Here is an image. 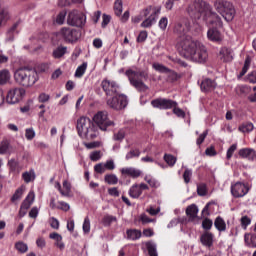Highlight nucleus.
<instances>
[{
	"mask_svg": "<svg viewBox=\"0 0 256 256\" xmlns=\"http://www.w3.org/2000/svg\"><path fill=\"white\" fill-rule=\"evenodd\" d=\"M93 121L101 131H107L108 127H115V122L109 119L107 111H99L93 116Z\"/></svg>",
	"mask_w": 256,
	"mask_h": 256,
	"instance_id": "0eeeda50",
	"label": "nucleus"
},
{
	"mask_svg": "<svg viewBox=\"0 0 256 256\" xmlns=\"http://www.w3.org/2000/svg\"><path fill=\"white\" fill-rule=\"evenodd\" d=\"M66 53H67V46L60 45L53 50L52 57H54V59H61V57L66 55Z\"/></svg>",
	"mask_w": 256,
	"mask_h": 256,
	"instance_id": "bb28decb",
	"label": "nucleus"
},
{
	"mask_svg": "<svg viewBox=\"0 0 256 256\" xmlns=\"http://www.w3.org/2000/svg\"><path fill=\"white\" fill-rule=\"evenodd\" d=\"M201 90L204 91L205 93L209 91H214L215 87H217V83L214 80H211L209 78H205L201 82Z\"/></svg>",
	"mask_w": 256,
	"mask_h": 256,
	"instance_id": "b1692460",
	"label": "nucleus"
},
{
	"mask_svg": "<svg viewBox=\"0 0 256 256\" xmlns=\"http://www.w3.org/2000/svg\"><path fill=\"white\" fill-rule=\"evenodd\" d=\"M249 67H251V58L247 57L245 59L244 66L242 68V71L240 72V77H243L247 71H249Z\"/></svg>",
	"mask_w": 256,
	"mask_h": 256,
	"instance_id": "a18cd8bd",
	"label": "nucleus"
},
{
	"mask_svg": "<svg viewBox=\"0 0 256 256\" xmlns=\"http://www.w3.org/2000/svg\"><path fill=\"white\" fill-rule=\"evenodd\" d=\"M216 11L225 19V21H231L235 19V7L231 2L219 1L214 3Z\"/></svg>",
	"mask_w": 256,
	"mask_h": 256,
	"instance_id": "423d86ee",
	"label": "nucleus"
},
{
	"mask_svg": "<svg viewBox=\"0 0 256 256\" xmlns=\"http://www.w3.org/2000/svg\"><path fill=\"white\" fill-rule=\"evenodd\" d=\"M144 181H146V183H148V185H150V187H154V188L159 187V182H157V181L155 180V178L149 177V175H146V176L144 177Z\"/></svg>",
	"mask_w": 256,
	"mask_h": 256,
	"instance_id": "de8ad7c7",
	"label": "nucleus"
},
{
	"mask_svg": "<svg viewBox=\"0 0 256 256\" xmlns=\"http://www.w3.org/2000/svg\"><path fill=\"white\" fill-rule=\"evenodd\" d=\"M219 59L220 61H223L224 63H229L233 61V50L223 47L220 49L219 52Z\"/></svg>",
	"mask_w": 256,
	"mask_h": 256,
	"instance_id": "4be33fe9",
	"label": "nucleus"
},
{
	"mask_svg": "<svg viewBox=\"0 0 256 256\" xmlns=\"http://www.w3.org/2000/svg\"><path fill=\"white\" fill-rule=\"evenodd\" d=\"M23 97H25V89L13 88L8 91L6 101L9 103V105H15L16 103H19Z\"/></svg>",
	"mask_w": 256,
	"mask_h": 256,
	"instance_id": "ddd939ff",
	"label": "nucleus"
},
{
	"mask_svg": "<svg viewBox=\"0 0 256 256\" xmlns=\"http://www.w3.org/2000/svg\"><path fill=\"white\" fill-rule=\"evenodd\" d=\"M82 228H83L84 233H86V234L90 233V231H91V220H89V217H86L84 219V223H83Z\"/></svg>",
	"mask_w": 256,
	"mask_h": 256,
	"instance_id": "8fccbe9b",
	"label": "nucleus"
},
{
	"mask_svg": "<svg viewBox=\"0 0 256 256\" xmlns=\"http://www.w3.org/2000/svg\"><path fill=\"white\" fill-rule=\"evenodd\" d=\"M85 14L77 10H73L68 14L67 23L72 27H83L85 25Z\"/></svg>",
	"mask_w": 256,
	"mask_h": 256,
	"instance_id": "9d476101",
	"label": "nucleus"
},
{
	"mask_svg": "<svg viewBox=\"0 0 256 256\" xmlns=\"http://www.w3.org/2000/svg\"><path fill=\"white\" fill-rule=\"evenodd\" d=\"M22 178L24 179L25 183H31V181H35V171L30 170V171L24 172L22 174Z\"/></svg>",
	"mask_w": 256,
	"mask_h": 256,
	"instance_id": "58836bf2",
	"label": "nucleus"
},
{
	"mask_svg": "<svg viewBox=\"0 0 256 256\" xmlns=\"http://www.w3.org/2000/svg\"><path fill=\"white\" fill-rule=\"evenodd\" d=\"M207 37L209 41H212L213 43H221L223 41V34H221L217 28H209Z\"/></svg>",
	"mask_w": 256,
	"mask_h": 256,
	"instance_id": "a211bd4d",
	"label": "nucleus"
},
{
	"mask_svg": "<svg viewBox=\"0 0 256 256\" xmlns=\"http://www.w3.org/2000/svg\"><path fill=\"white\" fill-rule=\"evenodd\" d=\"M11 81V72L7 69L0 70V85H7Z\"/></svg>",
	"mask_w": 256,
	"mask_h": 256,
	"instance_id": "cd10ccee",
	"label": "nucleus"
},
{
	"mask_svg": "<svg viewBox=\"0 0 256 256\" xmlns=\"http://www.w3.org/2000/svg\"><path fill=\"white\" fill-rule=\"evenodd\" d=\"M151 105L157 109H173L177 107V102L165 98L152 100Z\"/></svg>",
	"mask_w": 256,
	"mask_h": 256,
	"instance_id": "dca6fc26",
	"label": "nucleus"
},
{
	"mask_svg": "<svg viewBox=\"0 0 256 256\" xmlns=\"http://www.w3.org/2000/svg\"><path fill=\"white\" fill-rule=\"evenodd\" d=\"M25 137L28 141L35 139V130L33 128H27L25 132Z\"/></svg>",
	"mask_w": 256,
	"mask_h": 256,
	"instance_id": "864d4df0",
	"label": "nucleus"
},
{
	"mask_svg": "<svg viewBox=\"0 0 256 256\" xmlns=\"http://www.w3.org/2000/svg\"><path fill=\"white\" fill-rule=\"evenodd\" d=\"M247 82L252 83L253 85H255V83H256V71H252L251 73L248 74Z\"/></svg>",
	"mask_w": 256,
	"mask_h": 256,
	"instance_id": "774afa93",
	"label": "nucleus"
},
{
	"mask_svg": "<svg viewBox=\"0 0 256 256\" xmlns=\"http://www.w3.org/2000/svg\"><path fill=\"white\" fill-rule=\"evenodd\" d=\"M237 151V144H232L227 150L226 159H231L233 157V153Z\"/></svg>",
	"mask_w": 256,
	"mask_h": 256,
	"instance_id": "4d7b16f0",
	"label": "nucleus"
},
{
	"mask_svg": "<svg viewBox=\"0 0 256 256\" xmlns=\"http://www.w3.org/2000/svg\"><path fill=\"white\" fill-rule=\"evenodd\" d=\"M145 247L148 251L149 256H159V254L157 253V244H155V242L153 241L145 242Z\"/></svg>",
	"mask_w": 256,
	"mask_h": 256,
	"instance_id": "c756f323",
	"label": "nucleus"
},
{
	"mask_svg": "<svg viewBox=\"0 0 256 256\" xmlns=\"http://www.w3.org/2000/svg\"><path fill=\"white\" fill-rule=\"evenodd\" d=\"M63 188L61 191V196L62 197H70L71 195V183L69 181L64 180L62 184Z\"/></svg>",
	"mask_w": 256,
	"mask_h": 256,
	"instance_id": "2f4dec72",
	"label": "nucleus"
},
{
	"mask_svg": "<svg viewBox=\"0 0 256 256\" xmlns=\"http://www.w3.org/2000/svg\"><path fill=\"white\" fill-rule=\"evenodd\" d=\"M120 173H122V175H127V177H131L132 179H138V177L143 175V171L133 167L122 168Z\"/></svg>",
	"mask_w": 256,
	"mask_h": 256,
	"instance_id": "aec40b11",
	"label": "nucleus"
},
{
	"mask_svg": "<svg viewBox=\"0 0 256 256\" xmlns=\"http://www.w3.org/2000/svg\"><path fill=\"white\" fill-rule=\"evenodd\" d=\"M101 87L107 97H113L119 95V84L113 80L104 79L101 82Z\"/></svg>",
	"mask_w": 256,
	"mask_h": 256,
	"instance_id": "f8f14e48",
	"label": "nucleus"
},
{
	"mask_svg": "<svg viewBox=\"0 0 256 256\" xmlns=\"http://www.w3.org/2000/svg\"><path fill=\"white\" fill-rule=\"evenodd\" d=\"M127 96L125 95H114V97L107 100V105L110 109H115L116 111H120V109H125L128 105Z\"/></svg>",
	"mask_w": 256,
	"mask_h": 256,
	"instance_id": "1a4fd4ad",
	"label": "nucleus"
},
{
	"mask_svg": "<svg viewBox=\"0 0 256 256\" xmlns=\"http://www.w3.org/2000/svg\"><path fill=\"white\" fill-rule=\"evenodd\" d=\"M86 149H97V147H101V142L95 141L90 143H84Z\"/></svg>",
	"mask_w": 256,
	"mask_h": 256,
	"instance_id": "0e129e2a",
	"label": "nucleus"
},
{
	"mask_svg": "<svg viewBox=\"0 0 256 256\" xmlns=\"http://www.w3.org/2000/svg\"><path fill=\"white\" fill-rule=\"evenodd\" d=\"M141 231L140 230H127V239H131V241H137V239H141Z\"/></svg>",
	"mask_w": 256,
	"mask_h": 256,
	"instance_id": "72a5a7b5",
	"label": "nucleus"
},
{
	"mask_svg": "<svg viewBox=\"0 0 256 256\" xmlns=\"http://www.w3.org/2000/svg\"><path fill=\"white\" fill-rule=\"evenodd\" d=\"M159 13H161V7L148 6L143 9L141 11V15L147 18L141 23V27H143L144 29H149V27H153V25L157 23V17H159Z\"/></svg>",
	"mask_w": 256,
	"mask_h": 256,
	"instance_id": "39448f33",
	"label": "nucleus"
},
{
	"mask_svg": "<svg viewBox=\"0 0 256 256\" xmlns=\"http://www.w3.org/2000/svg\"><path fill=\"white\" fill-rule=\"evenodd\" d=\"M23 188H18L16 190V192L14 193V195L12 196L11 201L15 202V201H19V199H21V197H23Z\"/></svg>",
	"mask_w": 256,
	"mask_h": 256,
	"instance_id": "603ef678",
	"label": "nucleus"
},
{
	"mask_svg": "<svg viewBox=\"0 0 256 256\" xmlns=\"http://www.w3.org/2000/svg\"><path fill=\"white\" fill-rule=\"evenodd\" d=\"M104 167L106 168V171H113L115 169V161L107 160L104 163Z\"/></svg>",
	"mask_w": 256,
	"mask_h": 256,
	"instance_id": "680f3d73",
	"label": "nucleus"
},
{
	"mask_svg": "<svg viewBox=\"0 0 256 256\" xmlns=\"http://www.w3.org/2000/svg\"><path fill=\"white\" fill-rule=\"evenodd\" d=\"M197 193L200 197L207 195V185L205 183L198 184Z\"/></svg>",
	"mask_w": 256,
	"mask_h": 256,
	"instance_id": "37998d69",
	"label": "nucleus"
},
{
	"mask_svg": "<svg viewBox=\"0 0 256 256\" xmlns=\"http://www.w3.org/2000/svg\"><path fill=\"white\" fill-rule=\"evenodd\" d=\"M200 44L198 41L193 40L191 36H184L178 41V46L181 48L180 53L185 59H190Z\"/></svg>",
	"mask_w": 256,
	"mask_h": 256,
	"instance_id": "20e7f679",
	"label": "nucleus"
},
{
	"mask_svg": "<svg viewBox=\"0 0 256 256\" xmlns=\"http://www.w3.org/2000/svg\"><path fill=\"white\" fill-rule=\"evenodd\" d=\"M188 13L192 19H202L207 25H215V27H223L221 17L213 12L211 5L205 1H195L188 7Z\"/></svg>",
	"mask_w": 256,
	"mask_h": 256,
	"instance_id": "f257e3e1",
	"label": "nucleus"
},
{
	"mask_svg": "<svg viewBox=\"0 0 256 256\" xmlns=\"http://www.w3.org/2000/svg\"><path fill=\"white\" fill-rule=\"evenodd\" d=\"M57 209H60L61 211H69V209H71V206H69V204L64 201H59Z\"/></svg>",
	"mask_w": 256,
	"mask_h": 256,
	"instance_id": "052dcab7",
	"label": "nucleus"
},
{
	"mask_svg": "<svg viewBox=\"0 0 256 256\" xmlns=\"http://www.w3.org/2000/svg\"><path fill=\"white\" fill-rule=\"evenodd\" d=\"M113 139L114 141H123V139H125V131H118L117 133L114 134Z\"/></svg>",
	"mask_w": 256,
	"mask_h": 256,
	"instance_id": "e2e57ef3",
	"label": "nucleus"
},
{
	"mask_svg": "<svg viewBox=\"0 0 256 256\" xmlns=\"http://www.w3.org/2000/svg\"><path fill=\"white\" fill-rule=\"evenodd\" d=\"M11 144L8 140H3L0 143V155H7V153H10Z\"/></svg>",
	"mask_w": 256,
	"mask_h": 256,
	"instance_id": "f704fd0d",
	"label": "nucleus"
},
{
	"mask_svg": "<svg viewBox=\"0 0 256 256\" xmlns=\"http://www.w3.org/2000/svg\"><path fill=\"white\" fill-rule=\"evenodd\" d=\"M87 71V62L82 63L75 72V77L81 78L83 75H85V72Z\"/></svg>",
	"mask_w": 256,
	"mask_h": 256,
	"instance_id": "ea45409f",
	"label": "nucleus"
},
{
	"mask_svg": "<svg viewBox=\"0 0 256 256\" xmlns=\"http://www.w3.org/2000/svg\"><path fill=\"white\" fill-rule=\"evenodd\" d=\"M15 29H17V25H14L9 31H8V41H13V39H15V34L17 33L15 31Z\"/></svg>",
	"mask_w": 256,
	"mask_h": 256,
	"instance_id": "338daca9",
	"label": "nucleus"
},
{
	"mask_svg": "<svg viewBox=\"0 0 256 256\" xmlns=\"http://www.w3.org/2000/svg\"><path fill=\"white\" fill-rule=\"evenodd\" d=\"M152 69L158 71V73H171V69L158 62L152 64Z\"/></svg>",
	"mask_w": 256,
	"mask_h": 256,
	"instance_id": "473e14b6",
	"label": "nucleus"
},
{
	"mask_svg": "<svg viewBox=\"0 0 256 256\" xmlns=\"http://www.w3.org/2000/svg\"><path fill=\"white\" fill-rule=\"evenodd\" d=\"M253 129H254L253 123H244L239 126V131H241L242 133H251Z\"/></svg>",
	"mask_w": 256,
	"mask_h": 256,
	"instance_id": "79ce46f5",
	"label": "nucleus"
},
{
	"mask_svg": "<svg viewBox=\"0 0 256 256\" xmlns=\"http://www.w3.org/2000/svg\"><path fill=\"white\" fill-rule=\"evenodd\" d=\"M215 228L223 233L224 231H227V224L225 223V220L221 218V216H218L214 221Z\"/></svg>",
	"mask_w": 256,
	"mask_h": 256,
	"instance_id": "c85d7f7f",
	"label": "nucleus"
},
{
	"mask_svg": "<svg viewBox=\"0 0 256 256\" xmlns=\"http://www.w3.org/2000/svg\"><path fill=\"white\" fill-rule=\"evenodd\" d=\"M35 201V192L30 191L27 195V197L22 202L21 206L22 209H28L33 205V202Z\"/></svg>",
	"mask_w": 256,
	"mask_h": 256,
	"instance_id": "a878e982",
	"label": "nucleus"
},
{
	"mask_svg": "<svg viewBox=\"0 0 256 256\" xmlns=\"http://www.w3.org/2000/svg\"><path fill=\"white\" fill-rule=\"evenodd\" d=\"M231 193L233 197L240 198L245 197L249 193V187L242 182H236L231 186Z\"/></svg>",
	"mask_w": 256,
	"mask_h": 256,
	"instance_id": "f3484780",
	"label": "nucleus"
},
{
	"mask_svg": "<svg viewBox=\"0 0 256 256\" xmlns=\"http://www.w3.org/2000/svg\"><path fill=\"white\" fill-rule=\"evenodd\" d=\"M66 15H67L66 12H60L56 18V23H58V25H63V23H65Z\"/></svg>",
	"mask_w": 256,
	"mask_h": 256,
	"instance_id": "69168bd1",
	"label": "nucleus"
},
{
	"mask_svg": "<svg viewBox=\"0 0 256 256\" xmlns=\"http://www.w3.org/2000/svg\"><path fill=\"white\" fill-rule=\"evenodd\" d=\"M172 109L175 116L185 119V111H183V109L177 106H174Z\"/></svg>",
	"mask_w": 256,
	"mask_h": 256,
	"instance_id": "3c124183",
	"label": "nucleus"
},
{
	"mask_svg": "<svg viewBox=\"0 0 256 256\" xmlns=\"http://www.w3.org/2000/svg\"><path fill=\"white\" fill-rule=\"evenodd\" d=\"M209 57L207 53V48L203 44H198L194 53L188 58L190 61H194V63H205Z\"/></svg>",
	"mask_w": 256,
	"mask_h": 256,
	"instance_id": "9b49d317",
	"label": "nucleus"
},
{
	"mask_svg": "<svg viewBox=\"0 0 256 256\" xmlns=\"http://www.w3.org/2000/svg\"><path fill=\"white\" fill-rule=\"evenodd\" d=\"M89 127H93V121H91L89 117L82 116L77 119L76 129L78 131L79 137L83 136Z\"/></svg>",
	"mask_w": 256,
	"mask_h": 256,
	"instance_id": "2eb2a0df",
	"label": "nucleus"
},
{
	"mask_svg": "<svg viewBox=\"0 0 256 256\" xmlns=\"http://www.w3.org/2000/svg\"><path fill=\"white\" fill-rule=\"evenodd\" d=\"M141 155V151L139 149L130 150L126 154V161H129V159H133L135 157H139Z\"/></svg>",
	"mask_w": 256,
	"mask_h": 256,
	"instance_id": "c03bdc74",
	"label": "nucleus"
},
{
	"mask_svg": "<svg viewBox=\"0 0 256 256\" xmlns=\"http://www.w3.org/2000/svg\"><path fill=\"white\" fill-rule=\"evenodd\" d=\"M164 161L169 165V167H174L177 163V158L171 154H165Z\"/></svg>",
	"mask_w": 256,
	"mask_h": 256,
	"instance_id": "a19ab883",
	"label": "nucleus"
},
{
	"mask_svg": "<svg viewBox=\"0 0 256 256\" xmlns=\"http://www.w3.org/2000/svg\"><path fill=\"white\" fill-rule=\"evenodd\" d=\"M143 194V191H141V188L137 184H134L131 186L129 190V196L132 197V199H139L141 195Z\"/></svg>",
	"mask_w": 256,
	"mask_h": 256,
	"instance_id": "7c9ffc66",
	"label": "nucleus"
},
{
	"mask_svg": "<svg viewBox=\"0 0 256 256\" xmlns=\"http://www.w3.org/2000/svg\"><path fill=\"white\" fill-rule=\"evenodd\" d=\"M115 221H117V217L115 216L107 215L103 218L104 225H111V223H114Z\"/></svg>",
	"mask_w": 256,
	"mask_h": 256,
	"instance_id": "6e6d98bb",
	"label": "nucleus"
},
{
	"mask_svg": "<svg viewBox=\"0 0 256 256\" xmlns=\"http://www.w3.org/2000/svg\"><path fill=\"white\" fill-rule=\"evenodd\" d=\"M202 227L206 231H209V229H211V227H213V221L211 219H207V218L204 219L202 222Z\"/></svg>",
	"mask_w": 256,
	"mask_h": 256,
	"instance_id": "13d9d810",
	"label": "nucleus"
},
{
	"mask_svg": "<svg viewBox=\"0 0 256 256\" xmlns=\"http://www.w3.org/2000/svg\"><path fill=\"white\" fill-rule=\"evenodd\" d=\"M114 13L117 15V17H121V14L123 13V1L122 0H116L114 2Z\"/></svg>",
	"mask_w": 256,
	"mask_h": 256,
	"instance_id": "4c0bfd02",
	"label": "nucleus"
},
{
	"mask_svg": "<svg viewBox=\"0 0 256 256\" xmlns=\"http://www.w3.org/2000/svg\"><path fill=\"white\" fill-rule=\"evenodd\" d=\"M105 183H108V185H117L119 183V178H117V175L115 174H108L104 176Z\"/></svg>",
	"mask_w": 256,
	"mask_h": 256,
	"instance_id": "e433bc0d",
	"label": "nucleus"
},
{
	"mask_svg": "<svg viewBox=\"0 0 256 256\" xmlns=\"http://www.w3.org/2000/svg\"><path fill=\"white\" fill-rule=\"evenodd\" d=\"M191 29V21L189 19L184 18L181 20V22L177 23L174 31L179 35L180 39H183V37H189L187 33H189Z\"/></svg>",
	"mask_w": 256,
	"mask_h": 256,
	"instance_id": "4468645a",
	"label": "nucleus"
},
{
	"mask_svg": "<svg viewBox=\"0 0 256 256\" xmlns=\"http://www.w3.org/2000/svg\"><path fill=\"white\" fill-rule=\"evenodd\" d=\"M14 81L21 87H33L39 81V74L35 68L20 67L14 72Z\"/></svg>",
	"mask_w": 256,
	"mask_h": 256,
	"instance_id": "7ed1b4c3",
	"label": "nucleus"
},
{
	"mask_svg": "<svg viewBox=\"0 0 256 256\" xmlns=\"http://www.w3.org/2000/svg\"><path fill=\"white\" fill-rule=\"evenodd\" d=\"M213 233L205 232L201 235L200 241L204 247H213Z\"/></svg>",
	"mask_w": 256,
	"mask_h": 256,
	"instance_id": "393cba45",
	"label": "nucleus"
},
{
	"mask_svg": "<svg viewBox=\"0 0 256 256\" xmlns=\"http://www.w3.org/2000/svg\"><path fill=\"white\" fill-rule=\"evenodd\" d=\"M198 214L199 208L197 207V205L191 204L186 208V215L188 217V221H190L191 223H195V221H197Z\"/></svg>",
	"mask_w": 256,
	"mask_h": 256,
	"instance_id": "412c9836",
	"label": "nucleus"
},
{
	"mask_svg": "<svg viewBox=\"0 0 256 256\" xmlns=\"http://www.w3.org/2000/svg\"><path fill=\"white\" fill-rule=\"evenodd\" d=\"M14 247L18 253H27L29 251V246L23 241L16 242Z\"/></svg>",
	"mask_w": 256,
	"mask_h": 256,
	"instance_id": "c9c22d12",
	"label": "nucleus"
},
{
	"mask_svg": "<svg viewBox=\"0 0 256 256\" xmlns=\"http://www.w3.org/2000/svg\"><path fill=\"white\" fill-rule=\"evenodd\" d=\"M103 157V153L100 150L90 153V159L94 162L99 161Z\"/></svg>",
	"mask_w": 256,
	"mask_h": 256,
	"instance_id": "09e8293b",
	"label": "nucleus"
},
{
	"mask_svg": "<svg viewBox=\"0 0 256 256\" xmlns=\"http://www.w3.org/2000/svg\"><path fill=\"white\" fill-rule=\"evenodd\" d=\"M94 171H95V173H98V175H103V173H105V171H107V169L105 168L104 163H98L94 166Z\"/></svg>",
	"mask_w": 256,
	"mask_h": 256,
	"instance_id": "49530a36",
	"label": "nucleus"
},
{
	"mask_svg": "<svg viewBox=\"0 0 256 256\" xmlns=\"http://www.w3.org/2000/svg\"><path fill=\"white\" fill-rule=\"evenodd\" d=\"M99 136V128L98 126H96L95 124L92 123V126H90L83 135H81L80 137L82 139H97V137Z\"/></svg>",
	"mask_w": 256,
	"mask_h": 256,
	"instance_id": "6ab92c4d",
	"label": "nucleus"
},
{
	"mask_svg": "<svg viewBox=\"0 0 256 256\" xmlns=\"http://www.w3.org/2000/svg\"><path fill=\"white\" fill-rule=\"evenodd\" d=\"M240 223H241L243 229H247V227H249V225H251V218H249L248 216H243L240 219Z\"/></svg>",
	"mask_w": 256,
	"mask_h": 256,
	"instance_id": "5fc2aeb1",
	"label": "nucleus"
},
{
	"mask_svg": "<svg viewBox=\"0 0 256 256\" xmlns=\"http://www.w3.org/2000/svg\"><path fill=\"white\" fill-rule=\"evenodd\" d=\"M125 75L128 77V81H130V85H132L134 89L142 93L149 91V86L145 84V81L149 79V71L132 67L126 70Z\"/></svg>",
	"mask_w": 256,
	"mask_h": 256,
	"instance_id": "f03ea898",
	"label": "nucleus"
},
{
	"mask_svg": "<svg viewBox=\"0 0 256 256\" xmlns=\"http://www.w3.org/2000/svg\"><path fill=\"white\" fill-rule=\"evenodd\" d=\"M238 155L242 157V159H248V161H255L256 159V152L251 148L240 149Z\"/></svg>",
	"mask_w": 256,
	"mask_h": 256,
	"instance_id": "5701e85b",
	"label": "nucleus"
},
{
	"mask_svg": "<svg viewBox=\"0 0 256 256\" xmlns=\"http://www.w3.org/2000/svg\"><path fill=\"white\" fill-rule=\"evenodd\" d=\"M192 175H193V171H191L189 169H186L184 171L183 179H184L185 183H190Z\"/></svg>",
	"mask_w": 256,
	"mask_h": 256,
	"instance_id": "bf43d9fd",
	"label": "nucleus"
},
{
	"mask_svg": "<svg viewBox=\"0 0 256 256\" xmlns=\"http://www.w3.org/2000/svg\"><path fill=\"white\" fill-rule=\"evenodd\" d=\"M59 37L65 41V43H77L81 39V30L69 27H63L58 32Z\"/></svg>",
	"mask_w": 256,
	"mask_h": 256,
	"instance_id": "6e6552de",
	"label": "nucleus"
}]
</instances>
